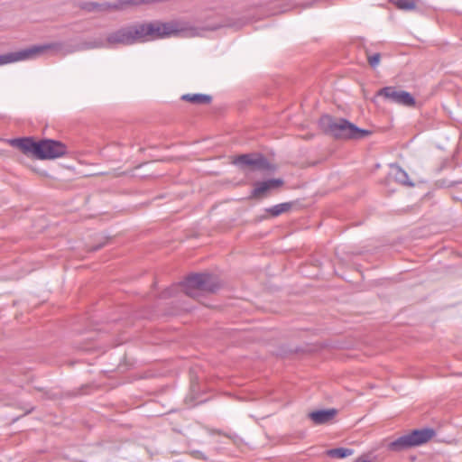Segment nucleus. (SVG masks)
Listing matches in <instances>:
<instances>
[{"label":"nucleus","instance_id":"15","mask_svg":"<svg viewBox=\"0 0 462 462\" xmlns=\"http://www.w3.org/2000/svg\"><path fill=\"white\" fill-rule=\"evenodd\" d=\"M291 208V203L285 202L274 205L269 208H266V212H268L272 217H278L282 213L289 211Z\"/></svg>","mask_w":462,"mask_h":462},{"label":"nucleus","instance_id":"3","mask_svg":"<svg viewBox=\"0 0 462 462\" xmlns=\"http://www.w3.org/2000/svg\"><path fill=\"white\" fill-rule=\"evenodd\" d=\"M436 431L431 428L416 429L386 443V448L393 452H401L429 442Z\"/></svg>","mask_w":462,"mask_h":462},{"label":"nucleus","instance_id":"12","mask_svg":"<svg viewBox=\"0 0 462 462\" xmlns=\"http://www.w3.org/2000/svg\"><path fill=\"white\" fill-rule=\"evenodd\" d=\"M82 9L88 12H106L111 10H122V4L120 0H116L115 3H96L88 2L83 4Z\"/></svg>","mask_w":462,"mask_h":462},{"label":"nucleus","instance_id":"5","mask_svg":"<svg viewBox=\"0 0 462 462\" xmlns=\"http://www.w3.org/2000/svg\"><path fill=\"white\" fill-rule=\"evenodd\" d=\"M141 33L138 23L127 25L119 28L107 34L106 42H94L88 45L87 48H103L114 47L116 45H132L136 42H142Z\"/></svg>","mask_w":462,"mask_h":462},{"label":"nucleus","instance_id":"7","mask_svg":"<svg viewBox=\"0 0 462 462\" xmlns=\"http://www.w3.org/2000/svg\"><path fill=\"white\" fill-rule=\"evenodd\" d=\"M58 47L59 44L57 43L33 45L18 51L5 53L0 55V66L21 60H32L48 50L58 49Z\"/></svg>","mask_w":462,"mask_h":462},{"label":"nucleus","instance_id":"13","mask_svg":"<svg viewBox=\"0 0 462 462\" xmlns=\"http://www.w3.org/2000/svg\"><path fill=\"white\" fill-rule=\"evenodd\" d=\"M180 98L196 105H208L212 101V97L207 94H184Z\"/></svg>","mask_w":462,"mask_h":462},{"label":"nucleus","instance_id":"2","mask_svg":"<svg viewBox=\"0 0 462 462\" xmlns=\"http://www.w3.org/2000/svg\"><path fill=\"white\" fill-rule=\"evenodd\" d=\"M319 126L326 134L336 139H361L370 134L369 131L357 127L345 118L334 117L329 115L320 116Z\"/></svg>","mask_w":462,"mask_h":462},{"label":"nucleus","instance_id":"18","mask_svg":"<svg viewBox=\"0 0 462 462\" xmlns=\"http://www.w3.org/2000/svg\"><path fill=\"white\" fill-rule=\"evenodd\" d=\"M368 63L372 68H375L380 60H381V54L380 53H374L372 55H368L367 57Z\"/></svg>","mask_w":462,"mask_h":462},{"label":"nucleus","instance_id":"10","mask_svg":"<svg viewBox=\"0 0 462 462\" xmlns=\"http://www.w3.org/2000/svg\"><path fill=\"white\" fill-rule=\"evenodd\" d=\"M283 185L282 179H270L263 181H256L254 183V189L251 197L262 199L269 195L273 189H278Z\"/></svg>","mask_w":462,"mask_h":462},{"label":"nucleus","instance_id":"8","mask_svg":"<svg viewBox=\"0 0 462 462\" xmlns=\"http://www.w3.org/2000/svg\"><path fill=\"white\" fill-rule=\"evenodd\" d=\"M376 97H381L387 102L402 106L414 107L416 106V100L411 93L395 86L380 88L376 92Z\"/></svg>","mask_w":462,"mask_h":462},{"label":"nucleus","instance_id":"14","mask_svg":"<svg viewBox=\"0 0 462 462\" xmlns=\"http://www.w3.org/2000/svg\"><path fill=\"white\" fill-rule=\"evenodd\" d=\"M398 9L403 11H412L416 9L417 3L420 0H390Z\"/></svg>","mask_w":462,"mask_h":462},{"label":"nucleus","instance_id":"20","mask_svg":"<svg viewBox=\"0 0 462 462\" xmlns=\"http://www.w3.org/2000/svg\"><path fill=\"white\" fill-rule=\"evenodd\" d=\"M101 246L95 247L94 250L99 249Z\"/></svg>","mask_w":462,"mask_h":462},{"label":"nucleus","instance_id":"9","mask_svg":"<svg viewBox=\"0 0 462 462\" xmlns=\"http://www.w3.org/2000/svg\"><path fill=\"white\" fill-rule=\"evenodd\" d=\"M233 163L239 166L243 171H269L272 166L268 160L260 153H245L236 156Z\"/></svg>","mask_w":462,"mask_h":462},{"label":"nucleus","instance_id":"1","mask_svg":"<svg viewBox=\"0 0 462 462\" xmlns=\"http://www.w3.org/2000/svg\"><path fill=\"white\" fill-rule=\"evenodd\" d=\"M10 144L26 155H32L40 160H52L67 153L66 145L51 139L35 141L32 137H23L10 140Z\"/></svg>","mask_w":462,"mask_h":462},{"label":"nucleus","instance_id":"11","mask_svg":"<svg viewBox=\"0 0 462 462\" xmlns=\"http://www.w3.org/2000/svg\"><path fill=\"white\" fill-rule=\"evenodd\" d=\"M337 414V409L318 410L311 411L308 417L315 425H323L331 422Z\"/></svg>","mask_w":462,"mask_h":462},{"label":"nucleus","instance_id":"16","mask_svg":"<svg viewBox=\"0 0 462 462\" xmlns=\"http://www.w3.org/2000/svg\"><path fill=\"white\" fill-rule=\"evenodd\" d=\"M353 453V449L346 448H337L327 451L328 456L334 458H345Z\"/></svg>","mask_w":462,"mask_h":462},{"label":"nucleus","instance_id":"4","mask_svg":"<svg viewBox=\"0 0 462 462\" xmlns=\"http://www.w3.org/2000/svg\"><path fill=\"white\" fill-rule=\"evenodd\" d=\"M138 26L142 42L174 36L182 31L180 24L175 21L139 23Z\"/></svg>","mask_w":462,"mask_h":462},{"label":"nucleus","instance_id":"17","mask_svg":"<svg viewBox=\"0 0 462 462\" xmlns=\"http://www.w3.org/2000/svg\"><path fill=\"white\" fill-rule=\"evenodd\" d=\"M395 179L397 181L411 186L412 183L409 181L408 174L405 171L402 170L400 167H397L396 172H395Z\"/></svg>","mask_w":462,"mask_h":462},{"label":"nucleus","instance_id":"19","mask_svg":"<svg viewBox=\"0 0 462 462\" xmlns=\"http://www.w3.org/2000/svg\"><path fill=\"white\" fill-rule=\"evenodd\" d=\"M354 462H374L370 454H364L356 458Z\"/></svg>","mask_w":462,"mask_h":462},{"label":"nucleus","instance_id":"6","mask_svg":"<svg viewBox=\"0 0 462 462\" xmlns=\"http://www.w3.org/2000/svg\"><path fill=\"white\" fill-rule=\"evenodd\" d=\"M181 286L188 296L194 298L197 296L196 291L215 292L219 288V283L216 276L202 273L189 275Z\"/></svg>","mask_w":462,"mask_h":462}]
</instances>
